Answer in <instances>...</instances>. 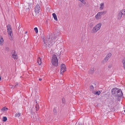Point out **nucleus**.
I'll return each mask as SVG.
<instances>
[{
  "mask_svg": "<svg viewBox=\"0 0 125 125\" xmlns=\"http://www.w3.org/2000/svg\"><path fill=\"white\" fill-rule=\"evenodd\" d=\"M57 35L54 33L51 34L50 36H47L45 38H43V47L45 48H50L54 43L57 40Z\"/></svg>",
  "mask_w": 125,
  "mask_h": 125,
  "instance_id": "obj_1",
  "label": "nucleus"
},
{
  "mask_svg": "<svg viewBox=\"0 0 125 125\" xmlns=\"http://www.w3.org/2000/svg\"><path fill=\"white\" fill-rule=\"evenodd\" d=\"M7 30L9 38L10 40H13L12 31L11 27L10 24H8L7 25Z\"/></svg>",
  "mask_w": 125,
  "mask_h": 125,
  "instance_id": "obj_2",
  "label": "nucleus"
},
{
  "mask_svg": "<svg viewBox=\"0 0 125 125\" xmlns=\"http://www.w3.org/2000/svg\"><path fill=\"white\" fill-rule=\"evenodd\" d=\"M51 62L52 65L55 66H57L58 65V60L56 56L53 55L52 56Z\"/></svg>",
  "mask_w": 125,
  "mask_h": 125,
  "instance_id": "obj_3",
  "label": "nucleus"
},
{
  "mask_svg": "<svg viewBox=\"0 0 125 125\" xmlns=\"http://www.w3.org/2000/svg\"><path fill=\"white\" fill-rule=\"evenodd\" d=\"M102 25V24L99 23L94 27L92 30V32L93 33H95L100 30Z\"/></svg>",
  "mask_w": 125,
  "mask_h": 125,
  "instance_id": "obj_4",
  "label": "nucleus"
},
{
  "mask_svg": "<svg viewBox=\"0 0 125 125\" xmlns=\"http://www.w3.org/2000/svg\"><path fill=\"white\" fill-rule=\"evenodd\" d=\"M106 12L107 11H106L99 12L95 15V18L97 19H100L101 18L102 15L106 14Z\"/></svg>",
  "mask_w": 125,
  "mask_h": 125,
  "instance_id": "obj_5",
  "label": "nucleus"
},
{
  "mask_svg": "<svg viewBox=\"0 0 125 125\" xmlns=\"http://www.w3.org/2000/svg\"><path fill=\"white\" fill-rule=\"evenodd\" d=\"M61 73L62 74L66 70V67L64 64H62L61 65Z\"/></svg>",
  "mask_w": 125,
  "mask_h": 125,
  "instance_id": "obj_6",
  "label": "nucleus"
},
{
  "mask_svg": "<svg viewBox=\"0 0 125 125\" xmlns=\"http://www.w3.org/2000/svg\"><path fill=\"white\" fill-rule=\"evenodd\" d=\"M119 89L117 88H115L112 89V93L115 96H117Z\"/></svg>",
  "mask_w": 125,
  "mask_h": 125,
  "instance_id": "obj_7",
  "label": "nucleus"
},
{
  "mask_svg": "<svg viewBox=\"0 0 125 125\" xmlns=\"http://www.w3.org/2000/svg\"><path fill=\"white\" fill-rule=\"evenodd\" d=\"M40 9V6L39 4H37L36 5L35 7V12L36 14L39 13Z\"/></svg>",
  "mask_w": 125,
  "mask_h": 125,
  "instance_id": "obj_8",
  "label": "nucleus"
},
{
  "mask_svg": "<svg viewBox=\"0 0 125 125\" xmlns=\"http://www.w3.org/2000/svg\"><path fill=\"white\" fill-rule=\"evenodd\" d=\"M111 53H109L107 54L106 57L104 58V60L103 61L102 63H104V62H106L111 56Z\"/></svg>",
  "mask_w": 125,
  "mask_h": 125,
  "instance_id": "obj_9",
  "label": "nucleus"
},
{
  "mask_svg": "<svg viewBox=\"0 0 125 125\" xmlns=\"http://www.w3.org/2000/svg\"><path fill=\"white\" fill-rule=\"evenodd\" d=\"M58 109V107L57 105H55L54 108L53 112L54 115H56L57 114V110Z\"/></svg>",
  "mask_w": 125,
  "mask_h": 125,
  "instance_id": "obj_10",
  "label": "nucleus"
},
{
  "mask_svg": "<svg viewBox=\"0 0 125 125\" xmlns=\"http://www.w3.org/2000/svg\"><path fill=\"white\" fill-rule=\"evenodd\" d=\"M123 15V13L121 11H120L118 13L117 19L118 20H120L122 17V16Z\"/></svg>",
  "mask_w": 125,
  "mask_h": 125,
  "instance_id": "obj_11",
  "label": "nucleus"
},
{
  "mask_svg": "<svg viewBox=\"0 0 125 125\" xmlns=\"http://www.w3.org/2000/svg\"><path fill=\"white\" fill-rule=\"evenodd\" d=\"M122 92L121 89H119L118 92V94H117V96L118 97H121L122 96Z\"/></svg>",
  "mask_w": 125,
  "mask_h": 125,
  "instance_id": "obj_12",
  "label": "nucleus"
},
{
  "mask_svg": "<svg viewBox=\"0 0 125 125\" xmlns=\"http://www.w3.org/2000/svg\"><path fill=\"white\" fill-rule=\"evenodd\" d=\"M100 10H103L104 8V3H101L100 4Z\"/></svg>",
  "mask_w": 125,
  "mask_h": 125,
  "instance_id": "obj_13",
  "label": "nucleus"
},
{
  "mask_svg": "<svg viewBox=\"0 0 125 125\" xmlns=\"http://www.w3.org/2000/svg\"><path fill=\"white\" fill-rule=\"evenodd\" d=\"M16 28L17 29L18 28V30L19 31L20 29V24L19 23L17 22L16 24Z\"/></svg>",
  "mask_w": 125,
  "mask_h": 125,
  "instance_id": "obj_14",
  "label": "nucleus"
},
{
  "mask_svg": "<svg viewBox=\"0 0 125 125\" xmlns=\"http://www.w3.org/2000/svg\"><path fill=\"white\" fill-rule=\"evenodd\" d=\"M79 1H81L82 3L83 4H84L86 6H88L87 3L84 0H79Z\"/></svg>",
  "mask_w": 125,
  "mask_h": 125,
  "instance_id": "obj_15",
  "label": "nucleus"
},
{
  "mask_svg": "<svg viewBox=\"0 0 125 125\" xmlns=\"http://www.w3.org/2000/svg\"><path fill=\"white\" fill-rule=\"evenodd\" d=\"M52 16L53 17L54 19L56 21H57L58 20L56 15L55 13H53L52 14Z\"/></svg>",
  "mask_w": 125,
  "mask_h": 125,
  "instance_id": "obj_16",
  "label": "nucleus"
},
{
  "mask_svg": "<svg viewBox=\"0 0 125 125\" xmlns=\"http://www.w3.org/2000/svg\"><path fill=\"white\" fill-rule=\"evenodd\" d=\"M11 57L15 60H17L18 58V56L17 54L14 55L13 54L12 56Z\"/></svg>",
  "mask_w": 125,
  "mask_h": 125,
  "instance_id": "obj_17",
  "label": "nucleus"
},
{
  "mask_svg": "<svg viewBox=\"0 0 125 125\" xmlns=\"http://www.w3.org/2000/svg\"><path fill=\"white\" fill-rule=\"evenodd\" d=\"M62 104L61 105V106H63L65 104V100L64 98H63L62 99Z\"/></svg>",
  "mask_w": 125,
  "mask_h": 125,
  "instance_id": "obj_18",
  "label": "nucleus"
},
{
  "mask_svg": "<svg viewBox=\"0 0 125 125\" xmlns=\"http://www.w3.org/2000/svg\"><path fill=\"white\" fill-rule=\"evenodd\" d=\"M36 99L35 100L36 103H38V102H39V97L38 95L36 96Z\"/></svg>",
  "mask_w": 125,
  "mask_h": 125,
  "instance_id": "obj_19",
  "label": "nucleus"
},
{
  "mask_svg": "<svg viewBox=\"0 0 125 125\" xmlns=\"http://www.w3.org/2000/svg\"><path fill=\"white\" fill-rule=\"evenodd\" d=\"M28 6L29 7L27 8H26V11L28 12L29 11L30 9L31 8V7H30V5L29 4H28Z\"/></svg>",
  "mask_w": 125,
  "mask_h": 125,
  "instance_id": "obj_20",
  "label": "nucleus"
},
{
  "mask_svg": "<svg viewBox=\"0 0 125 125\" xmlns=\"http://www.w3.org/2000/svg\"><path fill=\"white\" fill-rule=\"evenodd\" d=\"M94 68H92L89 71V73H94Z\"/></svg>",
  "mask_w": 125,
  "mask_h": 125,
  "instance_id": "obj_21",
  "label": "nucleus"
},
{
  "mask_svg": "<svg viewBox=\"0 0 125 125\" xmlns=\"http://www.w3.org/2000/svg\"><path fill=\"white\" fill-rule=\"evenodd\" d=\"M35 108L36 111H38L39 108V105L38 104V103H37V104H36Z\"/></svg>",
  "mask_w": 125,
  "mask_h": 125,
  "instance_id": "obj_22",
  "label": "nucleus"
},
{
  "mask_svg": "<svg viewBox=\"0 0 125 125\" xmlns=\"http://www.w3.org/2000/svg\"><path fill=\"white\" fill-rule=\"evenodd\" d=\"M38 63L39 65H40L41 64V60L40 58H39L38 59Z\"/></svg>",
  "mask_w": 125,
  "mask_h": 125,
  "instance_id": "obj_23",
  "label": "nucleus"
},
{
  "mask_svg": "<svg viewBox=\"0 0 125 125\" xmlns=\"http://www.w3.org/2000/svg\"><path fill=\"white\" fill-rule=\"evenodd\" d=\"M11 54L12 55V56L13 54L14 55L17 54L15 51L14 50H13L12 51V52H11Z\"/></svg>",
  "mask_w": 125,
  "mask_h": 125,
  "instance_id": "obj_24",
  "label": "nucleus"
},
{
  "mask_svg": "<svg viewBox=\"0 0 125 125\" xmlns=\"http://www.w3.org/2000/svg\"><path fill=\"white\" fill-rule=\"evenodd\" d=\"M122 62L123 64L124 68L125 69V59H124L122 60Z\"/></svg>",
  "mask_w": 125,
  "mask_h": 125,
  "instance_id": "obj_25",
  "label": "nucleus"
},
{
  "mask_svg": "<svg viewBox=\"0 0 125 125\" xmlns=\"http://www.w3.org/2000/svg\"><path fill=\"white\" fill-rule=\"evenodd\" d=\"M3 41V40L2 38V37H0V44H2Z\"/></svg>",
  "mask_w": 125,
  "mask_h": 125,
  "instance_id": "obj_26",
  "label": "nucleus"
},
{
  "mask_svg": "<svg viewBox=\"0 0 125 125\" xmlns=\"http://www.w3.org/2000/svg\"><path fill=\"white\" fill-rule=\"evenodd\" d=\"M100 91H97L95 92L94 93V94H97L98 95H99L100 94Z\"/></svg>",
  "mask_w": 125,
  "mask_h": 125,
  "instance_id": "obj_27",
  "label": "nucleus"
},
{
  "mask_svg": "<svg viewBox=\"0 0 125 125\" xmlns=\"http://www.w3.org/2000/svg\"><path fill=\"white\" fill-rule=\"evenodd\" d=\"M21 115V114L20 113H16L15 115V117H19Z\"/></svg>",
  "mask_w": 125,
  "mask_h": 125,
  "instance_id": "obj_28",
  "label": "nucleus"
},
{
  "mask_svg": "<svg viewBox=\"0 0 125 125\" xmlns=\"http://www.w3.org/2000/svg\"><path fill=\"white\" fill-rule=\"evenodd\" d=\"M7 118L6 117L4 116L3 118L2 121L4 122H5L7 120Z\"/></svg>",
  "mask_w": 125,
  "mask_h": 125,
  "instance_id": "obj_29",
  "label": "nucleus"
},
{
  "mask_svg": "<svg viewBox=\"0 0 125 125\" xmlns=\"http://www.w3.org/2000/svg\"><path fill=\"white\" fill-rule=\"evenodd\" d=\"M34 30L35 31L36 33H37L38 32V28L37 27H35L34 28Z\"/></svg>",
  "mask_w": 125,
  "mask_h": 125,
  "instance_id": "obj_30",
  "label": "nucleus"
},
{
  "mask_svg": "<svg viewBox=\"0 0 125 125\" xmlns=\"http://www.w3.org/2000/svg\"><path fill=\"white\" fill-rule=\"evenodd\" d=\"M16 87H18L20 85V84L17 82L16 83L15 85Z\"/></svg>",
  "mask_w": 125,
  "mask_h": 125,
  "instance_id": "obj_31",
  "label": "nucleus"
},
{
  "mask_svg": "<svg viewBox=\"0 0 125 125\" xmlns=\"http://www.w3.org/2000/svg\"><path fill=\"white\" fill-rule=\"evenodd\" d=\"M8 109V108H7L4 107L2 108V109L1 110H2L3 112H4L6 110H7Z\"/></svg>",
  "mask_w": 125,
  "mask_h": 125,
  "instance_id": "obj_32",
  "label": "nucleus"
},
{
  "mask_svg": "<svg viewBox=\"0 0 125 125\" xmlns=\"http://www.w3.org/2000/svg\"><path fill=\"white\" fill-rule=\"evenodd\" d=\"M121 11L122 12L123 14V15H125V9H123Z\"/></svg>",
  "mask_w": 125,
  "mask_h": 125,
  "instance_id": "obj_33",
  "label": "nucleus"
},
{
  "mask_svg": "<svg viewBox=\"0 0 125 125\" xmlns=\"http://www.w3.org/2000/svg\"><path fill=\"white\" fill-rule=\"evenodd\" d=\"M90 88L92 90H93L94 89V87L92 85H91L90 86Z\"/></svg>",
  "mask_w": 125,
  "mask_h": 125,
  "instance_id": "obj_34",
  "label": "nucleus"
},
{
  "mask_svg": "<svg viewBox=\"0 0 125 125\" xmlns=\"http://www.w3.org/2000/svg\"><path fill=\"white\" fill-rule=\"evenodd\" d=\"M6 49L7 51H8L9 50V48L8 47H6Z\"/></svg>",
  "mask_w": 125,
  "mask_h": 125,
  "instance_id": "obj_35",
  "label": "nucleus"
},
{
  "mask_svg": "<svg viewBox=\"0 0 125 125\" xmlns=\"http://www.w3.org/2000/svg\"><path fill=\"white\" fill-rule=\"evenodd\" d=\"M15 87H15V85H12V88H15Z\"/></svg>",
  "mask_w": 125,
  "mask_h": 125,
  "instance_id": "obj_36",
  "label": "nucleus"
},
{
  "mask_svg": "<svg viewBox=\"0 0 125 125\" xmlns=\"http://www.w3.org/2000/svg\"><path fill=\"white\" fill-rule=\"evenodd\" d=\"M42 79L41 78H40L39 79V80L40 81H41L42 80Z\"/></svg>",
  "mask_w": 125,
  "mask_h": 125,
  "instance_id": "obj_37",
  "label": "nucleus"
},
{
  "mask_svg": "<svg viewBox=\"0 0 125 125\" xmlns=\"http://www.w3.org/2000/svg\"><path fill=\"white\" fill-rule=\"evenodd\" d=\"M111 67V65H109V66H108V68H110Z\"/></svg>",
  "mask_w": 125,
  "mask_h": 125,
  "instance_id": "obj_38",
  "label": "nucleus"
},
{
  "mask_svg": "<svg viewBox=\"0 0 125 125\" xmlns=\"http://www.w3.org/2000/svg\"><path fill=\"white\" fill-rule=\"evenodd\" d=\"M78 125H83L82 124H78Z\"/></svg>",
  "mask_w": 125,
  "mask_h": 125,
  "instance_id": "obj_39",
  "label": "nucleus"
},
{
  "mask_svg": "<svg viewBox=\"0 0 125 125\" xmlns=\"http://www.w3.org/2000/svg\"><path fill=\"white\" fill-rule=\"evenodd\" d=\"M1 77H0V80H1Z\"/></svg>",
  "mask_w": 125,
  "mask_h": 125,
  "instance_id": "obj_40",
  "label": "nucleus"
},
{
  "mask_svg": "<svg viewBox=\"0 0 125 125\" xmlns=\"http://www.w3.org/2000/svg\"><path fill=\"white\" fill-rule=\"evenodd\" d=\"M3 33H5V32H4H4H3Z\"/></svg>",
  "mask_w": 125,
  "mask_h": 125,
  "instance_id": "obj_41",
  "label": "nucleus"
},
{
  "mask_svg": "<svg viewBox=\"0 0 125 125\" xmlns=\"http://www.w3.org/2000/svg\"><path fill=\"white\" fill-rule=\"evenodd\" d=\"M124 111L125 112V110H124Z\"/></svg>",
  "mask_w": 125,
  "mask_h": 125,
  "instance_id": "obj_42",
  "label": "nucleus"
},
{
  "mask_svg": "<svg viewBox=\"0 0 125 125\" xmlns=\"http://www.w3.org/2000/svg\"><path fill=\"white\" fill-rule=\"evenodd\" d=\"M26 33H27V32H26Z\"/></svg>",
  "mask_w": 125,
  "mask_h": 125,
  "instance_id": "obj_43",
  "label": "nucleus"
}]
</instances>
